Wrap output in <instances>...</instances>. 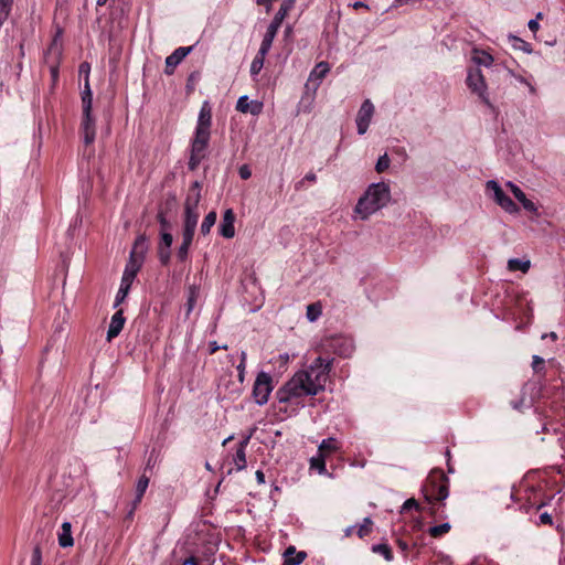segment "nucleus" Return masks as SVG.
<instances>
[{"label": "nucleus", "instance_id": "obj_1", "mask_svg": "<svg viewBox=\"0 0 565 565\" xmlns=\"http://www.w3.org/2000/svg\"><path fill=\"white\" fill-rule=\"evenodd\" d=\"M333 359L318 356L307 370L297 372L282 387L276 397L279 403H289L294 398L315 396L324 390L329 380Z\"/></svg>", "mask_w": 565, "mask_h": 565}, {"label": "nucleus", "instance_id": "obj_2", "mask_svg": "<svg viewBox=\"0 0 565 565\" xmlns=\"http://www.w3.org/2000/svg\"><path fill=\"white\" fill-rule=\"evenodd\" d=\"M390 201V185L385 182L372 183L359 199L354 212L361 220H367L372 214L386 206Z\"/></svg>", "mask_w": 565, "mask_h": 565}, {"label": "nucleus", "instance_id": "obj_3", "mask_svg": "<svg viewBox=\"0 0 565 565\" xmlns=\"http://www.w3.org/2000/svg\"><path fill=\"white\" fill-rule=\"evenodd\" d=\"M148 250L147 238L145 235H140L136 238L132 249L130 252L129 260L125 267L122 276L135 279L138 271L140 270L145 255Z\"/></svg>", "mask_w": 565, "mask_h": 565}, {"label": "nucleus", "instance_id": "obj_4", "mask_svg": "<svg viewBox=\"0 0 565 565\" xmlns=\"http://www.w3.org/2000/svg\"><path fill=\"white\" fill-rule=\"evenodd\" d=\"M466 82L469 89L472 93L477 94L484 104L490 105L489 97L487 94L488 87L484 81V76L480 68H470L468 71Z\"/></svg>", "mask_w": 565, "mask_h": 565}, {"label": "nucleus", "instance_id": "obj_5", "mask_svg": "<svg viewBox=\"0 0 565 565\" xmlns=\"http://www.w3.org/2000/svg\"><path fill=\"white\" fill-rule=\"evenodd\" d=\"M273 391L271 376L266 372H260L254 383L253 396L258 405L268 402V397Z\"/></svg>", "mask_w": 565, "mask_h": 565}, {"label": "nucleus", "instance_id": "obj_6", "mask_svg": "<svg viewBox=\"0 0 565 565\" xmlns=\"http://www.w3.org/2000/svg\"><path fill=\"white\" fill-rule=\"evenodd\" d=\"M488 191L493 193V200L508 213L519 212L518 205L513 200L507 195L501 189L500 184L494 180H489L486 184Z\"/></svg>", "mask_w": 565, "mask_h": 565}, {"label": "nucleus", "instance_id": "obj_7", "mask_svg": "<svg viewBox=\"0 0 565 565\" xmlns=\"http://www.w3.org/2000/svg\"><path fill=\"white\" fill-rule=\"evenodd\" d=\"M373 114V104L370 99H365L362 103L356 116V127L359 135H364L367 131Z\"/></svg>", "mask_w": 565, "mask_h": 565}, {"label": "nucleus", "instance_id": "obj_8", "mask_svg": "<svg viewBox=\"0 0 565 565\" xmlns=\"http://www.w3.org/2000/svg\"><path fill=\"white\" fill-rule=\"evenodd\" d=\"M81 132L83 136L84 143L86 146L92 145L96 137V121L90 113H83V119L81 124Z\"/></svg>", "mask_w": 565, "mask_h": 565}, {"label": "nucleus", "instance_id": "obj_9", "mask_svg": "<svg viewBox=\"0 0 565 565\" xmlns=\"http://www.w3.org/2000/svg\"><path fill=\"white\" fill-rule=\"evenodd\" d=\"M192 51V46H180L173 51L172 54L166 58L164 73L168 75L173 74L174 68L186 57Z\"/></svg>", "mask_w": 565, "mask_h": 565}, {"label": "nucleus", "instance_id": "obj_10", "mask_svg": "<svg viewBox=\"0 0 565 565\" xmlns=\"http://www.w3.org/2000/svg\"><path fill=\"white\" fill-rule=\"evenodd\" d=\"M235 213L232 209L224 211L222 221L220 224V234L225 238H232L235 235Z\"/></svg>", "mask_w": 565, "mask_h": 565}, {"label": "nucleus", "instance_id": "obj_11", "mask_svg": "<svg viewBox=\"0 0 565 565\" xmlns=\"http://www.w3.org/2000/svg\"><path fill=\"white\" fill-rule=\"evenodd\" d=\"M206 148H207L206 145L192 140L191 154H190V159L188 162L190 170L193 171L200 166L201 161L206 156Z\"/></svg>", "mask_w": 565, "mask_h": 565}, {"label": "nucleus", "instance_id": "obj_12", "mask_svg": "<svg viewBox=\"0 0 565 565\" xmlns=\"http://www.w3.org/2000/svg\"><path fill=\"white\" fill-rule=\"evenodd\" d=\"M263 104L256 100H249L248 96H241L236 104V109L241 113H250L252 115H258L262 111Z\"/></svg>", "mask_w": 565, "mask_h": 565}, {"label": "nucleus", "instance_id": "obj_13", "mask_svg": "<svg viewBox=\"0 0 565 565\" xmlns=\"http://www.w3.org/2000/svg\"><path fill=\"white\" fill-rule=\"evenodd\" d=\"M439 478L441 479V483L439 484H433V489L429 493L426 494V499L430 501L431 499L443 501L445 500L449 492H448V486H447V478L443 472L439 473Z\"/></svg>", "mask_w": 565, "mask_h": 565}, {"label": "nucleus", "instance_id": "obj_14", "mask_svg": "<svg viewBox=\"0 0 565 565\" xmlns=\"http://www.w3.org/2000/svg\"><path fill=\"white\" fill-rule=\"evenodd\" d=\"M507 185L510 188L511 192L513 193L514 198L522 204L524 210L531 212V213H537L536 205L526 198L525 193L514 183L508 182Z\"/></svg>", "mask_w": 565, "mask_h": 565}, {"label": "nucleus", "instance_id": "obj_15", "mask_svg": "<svg viewBox=\"0 0 565 565\" xmlns=\"http://www.w3.org/2000/svg\"><path fill=\"white\" fill-rule=\"evenodd\" d=\"M125 324V317L121 310L115 312L111 317L110 324L107 331V340L111 341L116 338L122 330Z\"/></svg>", "mask_w": 565, "mask_h": 565}, {"label": "nucleus", "instance_id": "obj_16", "mask_svg": "<svg viewBox=\"0 0 565 565\" xmlns=\"http://www.w3.org/2000/svg\"><path fill=\"white\" fill-rule=\"evenodd\" d=\"M201 200V185L198 181L193 182L184 202V209L198 210Z\"/></svg>", "mask_w": 565, "mask_h": 565}, {"label": "nucleus", "instance_id": "obj_17", "mask_svg": "<svg viewBox=\"0 0 565 565\" xmlns=\"http://www.w3.org/2000/svg\"><path fill=\"white\" fill-rule=\"evenodd\" d=\"M199 221L198 210L184 209V221L182 233L193 234Z\"/></svg>", "mask_w": 565, "mask_h": 565}, {"label": "nucleus", "instance_id": "obj_18", "mask_svg": "<svg viewBox=\"0 0 565 565\" xmlns=\"http://www.w3.org/2000/svg\"><path fill=\"white\" fill-rule=\"evenodd\" d=\"M211 124H212V110H211L209 103L204 102L200 109L195 128L211 129Z\"/></svg>", "mask_w": 565, "mask_h": 565}, {"label": "nucleus", "instance_id": "obj_19", "mask_svg": "<svg viewBox=\"0 0 565 565\" xmlns=\"http://www.w3.org/2000/svg\"><path fill=\"white\" fill-rule=\"evenodd\" d=\"M471 60L477 66H486L489 67L493 63V57L491 54L483 50L473 49L471 54Z\"/></svg>", "mask_w": 565, "mask_h": 565}, {"label": "nucleus", "instance_id": "obj_20", "mask_svg": "<svg viewBox=\"0 0 565 565\" xmlns=\"http://www.w3.org/2000/svg\"><path fill=\"white\" fill-rule=\"evenodd\" d=\"M329 71H330V66L327 62L318 63L310 73L309 82H316V86H319L321 81L329 73Z\"/></svg>", "mask_w": 565, "mask_h": 565}, {"label": "nucleus", "instance_id": "obj_21", "mask_svg": "<svg viewBox=\"0 0 565 565\" xmlns=\"http://www.w3.org/2000/svg\"><path fill=\"white\" fill-rule=\"evenodd\" d=\"M284 565H299L305 558V552H296L294 546H289L284 553Z\"/></svg>", "mask_w": 565, "mask_h": 565}, {"label": "nucleus", "instance_id": "obj_22", "mask_svg": "<svg viewBox=\"0 0 565 565\" xmlns=\"http://www.w3.org/2000/svg\"><path fill=\"white\" fill-rule=\"evenodd\" d=\"M193 236V234L182 233V243L177 250V257L180 262L186 260Z\"/></svg>", "mask_w": 565, "mask_h": 565}, {"label": "nucleus", "instance_id": "obj_23", "mask_svg": "<svg viewBox=\"0 0 565 565\" xmlns=\"http://www.w3.org/2000/svg\"><path fill=\"white\" fill-rule=\"evenodd\" d=\"M339 449L338 440L333 437H329L323 439L318 447V452L323 455L324 458L332 452H335Z\"/></svg>", "mask_w": 565, "mask_h": 565}, {"label": "nucleus", "instance_id": "obj_24", "mask_svg": "<svg viewBox=\"0 0 565 565\" xmlns=\"http://www.w3.org/2000/svg\"><path fill=\"white\" fill-rule=\"evenodd\" d=\"M58 544L62 547H70L74 544L70 522L62 524V532L58 534Z\"/></svg>", "mask_w": 565, "mask_h": 565}, {"label": "nucleus", "instance_id": "obj_25", "mask_svg": "<svg viewBox=\"0 0 565 565\" xmlns=\"http://www.w3.org/2000/svg\"><path fill=\"white\" fill-rule=\"evenodd\" d=\"M92 104H93V93H92L90 87H89V81L86 77L85 87H84V90L82 92L83 113H90L92 111Z\"/></svg>", "mask_w": 565, "mask_h": 565}, {"label": "nucleus", "instance_id": "obj_26", "mask_svg": "<svg viewBox=\"0 0 565 565\" xmlns=\"http://www.w3.org/2000/svg\"><path fill=\"white\" fill-rule=\"evenodd\" d=\"M295 1L294 0H285L278 11L276 12L273 21L280 24L285 20V18L288 15L289 11L294 8Z\"/></svg>", "mask_w": 565, "mask_h": 565}, {"label": "nucleus", "instance_id": "obj_27", "mask_svg": "<svg viewBox=\"0 0 565 565\" xmlns=\"http://www.w3.org/2000/svg\"><path fill=\"white\" fill-rule=\"evenodd\" d=\"M334 350L339 355L350 356L354 350V347L351 340L340 339L337 341Z\"/></svg>", "mask_w": 565, "mask_h": 565}, {"label": "nucleus", "instance_id": "obj_28", "mask_svg": "<svg viewBox=\"0 0 565 565\" xmlns=\"http://www.w3.org/2000/svg\"><path fill=\"white\" fill-rule=\"evenodd\" d=\"M149 486V478L141 476L136 486V498L134 500V509L141 502V499Z\"/></svg>", "mask_w": 565, "mask_h": 565}, {"label": "nucleus", "instance_id": "obj_29", "mask_svg": "<svg viewBox=\"0 0 565 565\" xmlns=\"http://www.w3.org/2000/svg\"><path fill=\"white\" fill-rule=\"evenodd\" d=\"M132 281H134V279H131L129 277H125V276L121 277V282H120V287H119V290L116 296L115 306H118L125 299V297L128 295V291L130 289Z\"/></svg>", "mask_w": 565, "mask_h": 565}, {"label": "nucleus", "instance_id": "obj_30", "mask_svg": "<svg viewBox=\"0 0 565 565\" xmlns=\"http://www.w3.org/2000/svg\"><path fill=\"white\" fill-rule=\"evenodd\" d=\"M531 267V262L529 259L523 260L519 258H511L508 260V269L510 271L520 270L522 273H526Z\"/></svg>", "mask_w": 565, "mask_h": 565}, {"label": "nucleus", "instance_id": "obj_31", "mask_svg": "<svg viewBox=\"0 0 565 565\" xmlns=\"http://www.w3.org/2000/svg\"><path fill=\"white\" fill-rule=\"evenodd\" d=\"M216 217L217 215L215 211H211L205 215L200 228L202 235H207L210 233L216 222Z\"/></svg>", "mask_w": 565, "mask_h": 565}, {"label": "nucleus", "instance_id": "obj_32", "mask_svg": "<svg viewBox=\"0 0 565 565\" xmlns=\"http://www.w3.org/2000/svg\"><path fill=\"white\" fill-rule=\"evenodd\" d=\"M321 313H322V309H321L320 303L316 302V303H310L309 306H307L306 316L310 322L316 321L321 316Z\"/></svg>", "mask_w": 565, "mask_h": 565}, {"label": "nucleus", "instance_id": "obj_33", "mask_svg": "<svg viewBox=\"0 0 565 565\" xmlns=\"http://www.w3.org/2000/svg\"><path fill=\"white\" fill-rule=\"evenodd\" d=\"M310 467L312 469L318 470L319 473L326 472V458L323 455L319 454L310 459Z\"/></svg>", "mask_w": 565, "mask_h": 565}, {"label": "nucleus", "instance_id": "obj_34", "mask_svg": "<svg viewBox=\"0 0 565 565\" xmlns=\"http://www.w3.org/2000/svg\"><path fill=\"white\" fill-rule=\"evenodd\" d=\"M372 551L374 553L381 554L387 562H391L393 559L392 550L387 544L373 545Z\"/></svg>", "mask_w": 565, "mask_h": 565}, {"label": "nucleus", "instance_id": "obj_35", "mask_svg": "<svg viewBox=\"0 0 565 565\" xmlns=\"http://www.w3.org/2000/svg\"><path fill=\"white\" fill-rule=\"evenodd\" d=\"M13 0H0V25L8 19Z\"/></svg>", "mask_w": 565, "mask_h": 565}, {"label": "nucleus", "instance_id": "obj_36", "mask_svg": "<svg viewBox=\"0 0 565 565\" xmlns=\"http://www.w3.org/2000/svg\"><path fill=\"white\" fill-rule=\"evenodd\" d=\"M211 131L210 129L195 128L193 140L200 143L209 145Z\"/></svg>", "mask_w": 565, "mask_h": 565}, {"label": "nucleus", "instance_id": "obj_37", "mask_svg": "<svg viewBox=\"0 0 565 565\" xmlns=\"http://www.w3.org/2000/svg\"><path fill=\"white\" fill-rule=\"evenodd\" d=\"M450 527V524L446 522L439 525L431 526L428 532L433 537H439L448 533Z\"/></svg>", "mask_w": 565, "mask_h": 565}, {"label": "nucleus", "instance_id": "obj_38", "mask_svg": "<svg viewBox=\"0 0 565 565\" xmlns=\"http://www.w3.org/2000/svg\"><path fill=\"white\" fill-rule=\"evenodd\" d=\"M511 41H512V45H513L514 49L521 50V51H523L525 53H531L532 52L531 44H529L524 40H522V39H520L518 36H511Z\"/></svg>", "mask_w": 565, "mask_h": 565}, {"label": "nucleus", "instance_id": "obj_39", "mask_svg": "<svg viewBox=\"0 0 565 565\" xmlns=\"http://www.w3.org/2000/svg\"><path fill=\"white\" fill-rule=\"evenodd\" d=\"M391 160L387 156V153H384L377 159V162L375 164V170L377 173H383L386 171L390 167Z\"/></svg>", "mask_w": 565, "mask_h": 565}, {"label": "nucleus", "instance_id": "obj_40", "mask_svg": "<svg viewBox=\"0 0 565 565\" xmlns=\"http://www.w3.org/2000/svg\"><path fill=\"white\" fill-rule=\"evenodd\" d=\"M234 463L236 465L237 470H242L246 467L245 450L237 448L236 454L234 456Z\"/></svg>", "mask_w": 565, "mask_h": 565}, {"label": "nucleus", "instance_id": "obj_41", "mask_svg": "<svg viewBox=\"0 0 565 565\" xmlns=\"http://www.w3.org/2000/svg\"><path fill=\"white\" fill-rule=\"evenodd\" d=\"M158 257L162 265H168L171 258L170 247L158 246Z\"/></svg>", "mask_w": 565, "mask_h": 565}, {"label": "nucleus", "instance_id": "obj_42", "mask_svg": "<svg viewBox=\"0 0 565 565\" xmlns=\"http://www.w3.org/2000/svg\"><path fill=\"white\" fill-rule=\"evenodd\" d=\"M264 60L265 58H262V56H255V58L253 60V62L250 64L252 75H257L260 72V70L263 68V65H264Z\"/></svg>", "mask_w": 565, "mask_h": 565}, {"label": "nucleus", "instance_id": "obj_43", "mask_svg": "<svg viewBox=\"0 0 565 565\" xmlns=\"http://www.w3.org/2000/svg\"><path fill=\"white\" fill-rule=\"evenodd\" d=\"M372 525V520L370 518H365L363 520V524L359 527L358 534L360 537L367 535L371 531L370 526Z\"/></svg>", "mask_w": 565, "mask_h": 565}, {"label": "nucleus", "instance_id": "obj_44", "mask_svg": "<svg viewBox=\"0 0 565 565\" xmlns=\"http://www.w3.org/2000/svg\"><path fill=\"white\" fill-rule=\"evenodd\" d=\"M532 360H533L532 361V369H533V371L535 373L541 372L543 370V367H544V363H545L544 359L541 358L540 355H533Z\"/></svg>", "mask_w": 565, "mask_h": 565}, {"label": "nucleus", "instance_id": "obj_45", "mask_svg": "<svg viewBox=\"0 0 565 565\" xmlns=\"http://www.w3.org/2000/svg\"><path fill=\"white\" fill-rule=\"evenodd\" d=\"M160 235H161V241H160L159 246L171 247V245L173 243L172 234H170L169 232H160Z\"/></svg>", "mask_w": 565, "mask_h": 565}, {"label": "nucleus", "instance_id": "obj_46", "mask_svg": "<svg viewBox=\"0 0 565 565\" xmlns=\"http://www.w3.org/2000/svg\"><path fill=\"white\" fill-rule=\"evenodd\" d=\"M157 217L161 227V232H169V230L171 228V224L167 220L166 215L162 212H160Z\"/></svg>", "mask_w": 565, "mask_h": 565}, {"label": "nucleus", "instance_id": "obj_47", "mask_svg": "<svg viewBox=\"0 0 565 565\" xmlns=\"http://www.w3.org/2000/svg\"><path fill=\"white\" fill-rule=\"evenodd\" d=\"M245 361H246V352L242 351L241 363L237 365L238 379L241 382L244 381Z\"/></svg>", "mask_w": 565, "mask_h": 565}, {"label": "nucleus", "instance_id": "obj_48", "mask_svg": "<svg viewBox=\"0 0 565 565\" xmlns=\"http://www.w3.org/2000/svg\"><path fill=\"white\" fill-rule=\"evenodd\" d=\"M508 74L513 76L520 83L525 84L529 87L531 94H535V87L531 83H529L523 76L515 75L511 70H508Z\"/></svg>", "mask_w": 565, "mask_h": 565}, {"label": "nucleus", "instance_id": "obj_49", "mask_svg": "<svg viewBox=\"0 0 565 565\" xmlns=\"http://www.w3.org/2000/svg\"><path fill=\"white\" fill-rule=\"evenodd\" d=\"M271 45H273V43H270V42L262 41L260 47H259L256 56H262V58H265V56L269 52Z\"/></svg>", "mask_w": 565, "mask_h": 565}, {"label": "nucleus", "instance_id": "obj_50", "mask_svg": "<svg viewBox=\"0 0 565 565\" xmlns=\"http://www.w3.org/2000/svg\"><path fill=\"white\" fill-rule=\"evenodd\" d=\"M271 45H273V43H270V42L262 41L260 47H259L256 56H262V58H265V56L269 52Z\"/></svg>", "mask_w": 565, "mask_h": 565}, {"label": "nucleus", "instance_id": "obj_51", "mask_svg": "<svg viewBox=\"0 0 565 565\" xmlns=\"http://www.w3.org/2000/svg\"><path fill=\"white\" fill-rule=\"evenodd\" d=\"M41 561H42L41 550L39 546H36L32 554L31 565H41Z\"/></svg>", "mask_w": 565, "mask_h": 565}, {"label": "nucleus", "instance_id": "obj_52", "mask_svg": "<svg viewBox=\"0 0 565 565\" xmlns=\"http://www.w3.org/2000/svg\"><path fill=\"white\" fill-rule=\"evenodd\" d=\"M238 174L243 180H247L252 175V170L247 164H243L238 170Z\"/></svg>", "mask_w": 565, "mask_h": 565}, {"label": "nucleus", "instance_id": "obj_53", "mask_svg": "<svg viewBox=\"0 0 565 565\" xmlns=\"http://www.w3.org/2000/svg\"><path fill=\"white\" fill-rule=\"evenodd\" d=\"M541 18H542V13L539 12L537 15H536V19H532V20L529 21L527 26H529V29L532 32H536L539 30L540 24H539L537 20L541 19Z\"/></svg>", "mask_w": 565, "mask_h": 565}, {"label": "nucleus", "instance_id": "obj_54", "mask_svg": "<svg viewBox=\"0 0 565 565\" xmlns=\"http://www.w3.org/2000/svg\"><path fill=\"white\" fill-rule=\"evenodd\" d=\"M418 509V502L415 499H408L404 502L402 510Z\"/></svg>", "mask_w": 565, "mask_h": 565}, {"label": "nucleus", "instance_id": "obj_55", "mask_svg": "<svg viewBox=\"0 0 565 565\" xmlns=\"http://www.w3.org/2000/svg\"><path fill=\"white\" fill-rule=\"evenodd\" d=\"M317 180V175L313 173V172H309L305 175V178L297 184V189H299L300 186H302L303 182L305 181H309V182H316Z\"/></svg>", "mask_w": 565, "mask_h": 565}, {"label": "nucleus", "instance_id": "obj_56", "mask_svg": "<svg viewBox=\"0 0 565 565\" xmlns=\"http://www.w3.org/2000/svg\"><path fill=\"white\" fill-rule=\"evenodd\" d=\"M279 28H280V24H278V23H276L275 21L271 20V22L269 23L266 32L273 33V34L277 35V32H278Z\"/></svg>", "mask_w": 565, "mask_h": 565}, {"label": "nucleus", "instance_id": "obj_57", "mask_svg": "<svg viewBox=\"0 0 565 565\" xmlns=\"http://www.w3.org/2000/svg\"><path fill=\"white\" fill-rule=\"evenodd\" d=\"M540 521L543 524H552V516L547 512H544L540 515Z\"/></svg>", "mask_w": 565, "mask_h": 565}, {"label": "nucleus", "instance_id": "obj_58", "mask_svg": "<svg viewBox=\"0 0 565 565\" xmlns=\"http://www.w3.org/2000/svg\"><path fill=\"white\" fill-rule=\"evenodd\" d=\"M89 70H90V67H89V64H88V63H82V64L79 65V73H81V74H83V73H84V74H85V78H86V77L88 78Z\"/></svg>", "mask_w": 565, "mask_h": 565}, {"label": "nucleus", "instance_id": "obj_59", "mask_svg": "<svg viewBox=\"0 0 565 565\" xmlns=\"http://www.w3.org/2000/svg\"><path fill=\"white\" fill-rule=\"evenodd\" d=\"M256 479H257L258 483H265V473L262 470H257Z\"/></svg>", "mask_w": 565, "mask_h": 565}, {"label": "nucleus", "instance_id": "obj_60", "mask_svg": "<svg viewBox=\"0 0 565 565\" xmlns=\"http://www.w3.org/2000/svg\"><path fill=\"white\" fill-rule=\"evenodd\" d=\"M210 345H211V353L216 352L218 349H224V350H226V349H227V345L218 347V345L216 344V342H215V341H214V342H211V344H210Z\"/></svg>", "mask_w": 565, "mask_h": 565}, {"label": "nucleus", "instance_id": "obj_61", "mask_svg": "<svg viewBox=\"0 0 565 565\" xmlns=\"http://www.w3.org/2000/svg\"><path fill=\"white\" fill-rule=\"evenodd\" d=\"M275 38V34L266 32L263 38V41L273 43Z\"/></svg>", "mask_w": 565, "mask_h": 565}, {"label": "nucleus", "instance_id": "obj_62", "mask_svg": "<svg viewBox=\"0 0 565 565\" xmlns=\"http://www.w3.org/2000/svg\"><path fill=\"white\" fill-rule=\"evenodd\" d=\"M249 438H250V436H247L246 438H244V439L239 443L238 448H239V449L245 450L246 446L248 445Z\"/></svg>", "mask_w": 565, "mask_h": 565}, {"label": "nucleus", "instance_id": "obj_63", "mask_svg": "<svg viewBox=\"0 0 565 565\" xmlns=\"http://www.w3.org/2000/svg\"><path fill=\"white\" fill-rule=\"evenodd\" d=\"M182 565H199V564H198V562H196V559L194 557H189L188 559H185L183 562Z\"/></svg>", "mask_w": 565, "mask_h": 565}, {"label": "nucleus", "instance_id": "obj_64", "mask_svg": "<svg viewBox=\"0 0 565 565\" xmlns=\"http://www.w3.org/2000/svg\"><path fill=\"white\" fill-rule=\"evenodd\" d=\"M545 338H548V339H552L553 341H556L557 340V334L555 332H550L548 334H543L542 335V339H545Z\"/></svg>", "mask_w": 565, "mask_h": 565}]
</instances>
